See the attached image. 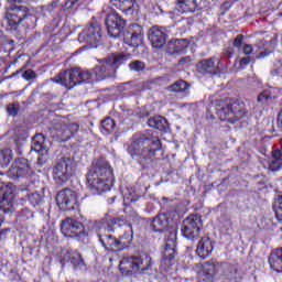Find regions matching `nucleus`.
<instances>
[{
  "instance_id": "obj_1",
  "label": "nucleus",
  "mask_w": 282,
  "mask_h": 282,
  "mask_svg": "<svg viewBox=\"0 0 282 282\" xmlns=\"http://www.w3.org/2000/svg\"><path fill=\"white\" fill-rule=\"evenodd\" d=\"M100 228L107 230L97 234L99 243L111 252L128 250L133 245V227L123 217H112L107 214L100 220ZM110 232L116 235L112 236Z\"/></svg>"
},
{
  "instance_id": "obj_2",
  "label": "nucleus",
  "mask_w": 282,
  "mask_h": 282,
  "mask_svg": "<svg viewBox=\"0 0 282 282\" xmlns=\"http://www.w3.org/2000/svg\"><path fill=\"white\" fill-rule=\"evenodd\" d=\"M161 148L162 143L160 142V138L148 131L132 141L128 147V153L133 160L139 162L142 169H149L153 165L155 153H158Z\"/></svg>"
},
{
  "instance_id": "obj_3",
  "label": "nucleus",
  "mask_w": 282,
  "mask_h": 282,
  "mask_svg": "<svg viewBox=\"0 0 282 282\" xmlns=\"http://www.w3.org/2000/svg\"><path fill=\"white\" fill-rule=\"evenodd\" d=\"M150 228L154 234L166 232L165 248L161 263L172 267L174 258L177 256V228H170L169 214H158L151 221Z\"/></svg>"
},
{
  "instance_id": "obj_4",
  "label": "nucleus",
  "mask_w": 282,
  "mask_h": 282,
  "mask_svg": "<svg viewBox=\"0 0 282 282\" xmlns=\"http://www.w3.org/2000/svg\"><path fill=\"white\" fill-rule=\"evenodd\" d=\"M216 112L221 120L235 116L236 120H241L248 116V107L241 100L220 99L216 101Z\"/></svg>"
},
{
  "instance_id": "obj_5",
  "label": "nucleus",
  "mask_w": 282,
  "mask_h": 282,
  "mask_svg": "<svg viewBox=\"0 0 282 282\" xmlns=\"http://www.w3.org/2000/svg\"><path fill=\"white\" fill-rule=\"evenodd\" d=\"M153 267V259L147 254L131 256L128 258H122L119 264V270L122 275H128L131 272H142L149 271Z\"/></svg>"
},
{
  "instance_id": "obj_6",
  "label": "nucleus",
  "mask_w": 282,
  "mask_h": 282,
  "mask_svg": "<svg viewBox=\"0 0 282 282\" xmlns=\"http://www.w3.org/2000/svg\"><path fill=\"white\" fill-rule=\"evenodd\" d=\"M55 83H59L66 89H74L76 85H84L91 80V72L83 68H72L63 73H59L57 79H53Z\"/></svg>"
},
{
  "instance_id": "obj_7",
  "label": "nucleus",
  "mask_w": 282,
  "mask_h": 282,
  "mask_svg": "<svg viewBox=\"0 0 282 282\" xmlns=\"http://www.w3.org/2000/svg\"><path fill=\"white\" fill-rule=\"evenodd\" d=\"M203 230V219L199 214H191L181 227L182 237L188 240H196Z\"/></svg>"
},
{
  "instance_id": "obj_8",
  "label": "nucleus",
  "mask_w": 282,
  "mask_h": 282,
  "mask_svg": "<svg viewBox=\"0 0 282 282\" xmlns=\"http://www.w3.org/2000/svg\"><path fill=\"white\" fill-rule=\"evenodd\" d=\"M30 17V10L25 6L11 4L6 14L8 30H17L25 19Z\"/></svg>"
},
{
  "instance_id": "obj_9",
  "label": "nucleus",
  "mask_w": 282,
  "mask_h": 282,
  "mask_svg": "<svg viewBox=\"0 0 282 282\" xmlns=\"http://www.w3.org/2000/svg\"><path fill=\"white\" fill-rule=\"evenodd\" d=\"M61 232L63 237L73 238V239H80L82 237H88L86 226L73 218H66L62 220Z\"/></svg>"
},
{
  "instance_id": "obj_10",
  "label": "nucleus",
  "mask_w": 282,
  "mask_h": 282,
  "mask_svg": "<svg viewBox=\"0 0 282 282\" xmlns=\"http://www.w3.org/2000/svg\"><path fill=\"white\" fill-rule=\"evenodd\" d=\"M59 210L72 212L78 206V195L70 188H64L55 197Z\"/></svg>"
},
{
  "instance_id": "obj_11",
  "label": "nucleus",
  "mask_w": 282,
  "mask_h": 282,
  "mask_svg": "<svg viewBox=\"0 0 282 282\" xmlns=\"http://www.w3.org/2000/svg\"><path fill=\"white\" fill-rule=\"evenodd\" d=\"M31 151L39 153L37 156V166H43L50 160L47 155L50 148H47V142L45 141V135L43 133H36L32 138Z\"/></svg>"
},
{
  "instance_id": "obj_12",
  "label": "nucleus",
  "mask_w": 282,
  "mask_h": 282,
  "mask_svg": "<svg viewBox=\"0 0 282 282\" xmlns=\"http://www.w3.org/2000/svg\"><path fill=\"white\" fill-rule=\"evenodd\" d=\"M126 25L124 19L116 12L109 13L106 18L107 32L111 39H119Z\"/></svg>"
},
{
  "instance_id": "obj_13",
  "label": "nucleus",
  "mask_w": 282,
  "mask_h": 282,
  "mask_svg": "<svg viewBox=\"0 0 282 282\" xmlns=\"http://www.w3.org/2000/svg\"><path fill=\"white\" fill-rule=\"evenodd\" d=\"M112 175L113 169L104 156L94 160L88 171V177H111Z\"/></svg>"
},
{
  "instance_id": "obj_14",
  "label": "nucleus",
  "mask_w": 282,
  "mask_h": 282,
  "mask_svg": "<svg viewBox=\"0 0 282 282\" xmlns=\"http://www.w3.org/2000/svg\"><path fill=\"white\" fill-rule=\"evenodd\" d=\"M86 186L93 195H101L105 192L111 191L113 177H88L86 178Z\"/></svg>"
},
{
  "instance_id": "obj_15",
  "label": "nucleus",
  "mask_w": 282,
  "mask_h": 282,
  "mask_svg": "<svg viewBox=\"0 0 282 282\" xmlns=\"http://www.w3.org/2000/svg\"><path fill=\"white\" fill-rule=\"evenodd\" d=\"M79 43H86L87 45H94L102 41V33L100 25L93 23L86 26L78 35Z\"/></svg>"
},
{
  "instance_id": "obj_16",
  "label": "nucleus",
  "mask_w": 282,
  "mask_h": 282,
  "mask_svg": "<svg viewBox=\"0 0 282 282\" xmlns=\"http://www.w3.org/2000/svg\"><path fill=\"white\" fill-rule=\"evenodd\" d=\"M143 39L144 30L139 24H131L123 32V42L130 47H138Z\"/></svg>"
},
{
  "instance_id": "obj_17",
  "label": "nucleus",
  "mask_w": 282,
  "mask_h": 282,
  "mask_svg": "<svg viewBox=\"0 0 282 282\" xmlns=\"http://www.w3.org/2000/svg\"><path fill=\"white\" fill-rule=\"evenodd\" d=\"M98 65L94 68V74L97 80H107L116 78V67L109 62V57L98 59Z\"/></svg>"
},
{
  "instance_id": "obj_18",
  "label": "nucleus",
  "mask_w": 282,
  "mask_h": 282,
  "mask_svg": "<svg viewBox=\"0 0 282 282\" xmlns=\"http://www.w3.org/2000/svg\"><path fill=\"white\" fill-rule=\"evenodd\" d=\"M148 39L155 50H161V47H164L166 45V32L162 30L160 26H152L148 31Z\"/></svg>"
},
{
  "instance_id": "obj_19",
  "label": "nucleus",
  "mask_w": 282,
  "mask_h": 282,
  "mask_svg": "<svg viewBox=\"0 0 282 282\" xmlns=\"http://www.w3.org/2000/svg\"><path fill=\"white\" fill-rule=\"evenodd\" d=\"M54 177H74V161L70 158H63L53 167Z\"/></svg>"
},
{
  "instance_id": "obj_20",
  "label": "nucleus",
  "mask_w": 282,
  "mask_h": 282,
  "mask_svg": "<svg viewBox=\"0 0 282 282\" xmlns=\"http://www.w3.org/2000/svg\"><path fill=\"white\" fill-rule=\"evenodd\" d=\"M215 240L205 236L198 240L196 246V256L202 259L206 260L212 257L213 251L215 250Z\"/></svg>"
},
{
  "instance_id": "obj_21",
  "label": "nucleus",
  "mask_w": 282,
  "mask_h": 282,
  "mask_svg": "<svg viewBox=\"0 0 282 282\" xmlns=\"http://www.w3.org/2000/svg\"><path fill=\"white\" fill-rule=\"evenodd\" d=\"M120 188L123 191V206L126 207L123 212H127L129 207L140 200L141 195L135 192V187L127 185L126 178L121 182Z\"/></svg>"
},
{
  "instance_id": "obj_22",
  "label": "nucleus",
  "mask_w": 282,
  "mask_h": 282,
  "mask_svg": "<svg viewBox=\"0 0 282 282\" xmlns=\"http://www.w3.org/2000/svg\"><path fill=\"white\" fill-rule=\"evenodd\" d=\"M110 3L127 17H135L140 12V6L135 3V0H110Z\"/></svg>"
},
{
  "instance_id": "obj_23",
  "label": "nucleus",
  "mask_w": 282,
  "mask_h": 282,
  "mask_svg": "<svg viewBox=\"0 0 282 282\" xmlns=\"http://www.w3.org/2000/svg\"><path fill=\"white\" fill-rule=\"evenodd\" d=\"M8 177H23L24 175H30V164H28L26 159H18L15 164L9 169L7 173Z\"/></svg>"
},
{
  "instance_id": "obj_24",
  "label": "nucleus",
  "mask_w": 282,
  "mask_h": 282,
  "mask_svg": "<svg viewBox=\"0 0 282 282\" xmlns=\"http://www.w3.org/2000/svg\"><path fill=\"white\" fill-rule=\"evenodd\" d=\"M218 69H219V66L215 64V57L200 59L196 63V72H198V74H202L203 76H206V74H210L212 76H215Z\"/></svg>"
},
{
  "instance_id": "obj_25",
  "label": "nucleus",
  "mask_w": 282,
  "mask_h": 282,
  "mask_svg": "<svg viewBox=\"0 0 282 282\" xmlns=\"http://www.w3.org/2000/svg\"><path fill=\"white\" fill-rule=\"evenodd\" d=\"M268 263H270L273 271L282 274V247L271 251L270 257H268Z\"/></svg>"
},
{
  "instance_id": "obj_26",
  "label": "nucleus",
  "mask_w": 282,
  "mask_h": 282,
  "mask_svg": "<svg viewBox=\"0 0 282 282\" xmlns=\"http://www.w3.org/2000/svg\"><path fill=\"white\" fill-rule=\"evenodd\" d=\"M174 6L181 14H189L197 10V0H174Z\"/></svg>"
},
{
  "instance_id": "obj_27",
  "label": "nucleus",
  "mask_w": 282,
  "mask_h": 282,
  "mask_svg": "<svg viewBox=\"0 0 282 282\" xmlns=\"http://www.w3.org/2000/svg\"><path fill=\"white\" fill-rule=\"evenodd\" d=\"M187 46L186 40H172L167 43L166 52L170 55L182 54Z\"/></svg>"
},
{
  "instance_id": "obj_28",
  "label": "nucleus",
  "mask_w": 282,
  "mask_h": 282,
  "mask_svg": "<svg viewBox=\"0 0 282 282\" xmlns=\"http://www.w3.org/2000/svg\"><path fill=\"white\" fill-rule=\"evenodd\" d=\"M108 62L115 67L117 70L120 65H124L127 61H131V54L129 53H119V54H110L107 56Z\"/></svg>"
},
{
  "instance_id": "obj_29",
  "label": "nucleus",
  "mask_w": 282,
  "mask_h": 282,
  "mask_svg": "<svg viewBox=\"0 0 282 282\" xmlns=\"http://www.w3.org/2000/svg\"><path fill=\"white\" fill-rule=\"evenodd\" d=\"M148 124L158 131H169V120L162 116L150 118Z\"/></svg>"
},
{
  "instance_id": "obj_30",
  "label": "nucleus",
  "mask_w": 282,
  "mask_h": 282,
  "mask_svg": "<svg viewBox=\"0 0 282 282\" xmlns=\"http://www.w3.org/2000/svg\"><path fill=\"white\" fill-rule=\"evenodd\" d=\"M189 87L191 86L188 85V83H186V80L181 79L169 86L166 90L172 94H184L188 91Z\"/></svg>"
},
{
  "instance_id": "obj_31",
  "label": "nucleus",
  "mask_w": 282,
  "mask_h": 282,
  "mask_svg": "<svg viewBox=\"0 0 282 282\" xmlns=\"http://www.w3.org/2000/svg\"><path fill=\"white\" fill-rule=\"evenodd\" d=\"M282 166V153L281 150H275L272 153V160L270 162L269 169L270 171L276 172Z\"/></svg>"
},
{
  "instance_id": "obj_32",
  "label": "nucleus",
  "mask_w": 282,
  "mask_h": 282,
  "mask_svg": "<svg viewBox=\"0 0 282 282\" xmlns=\"http://www.w3.org/2000/svg\"><path fill=\"white\" fill-rule=\"evenodd\" d=\"M57 135L59 137V142H67L74 138V134L67 124H62L57 129Z\"/></svg>"
},
{
  "instance_id": "obj_33",
  "label": "nucleus",
  "mask_w": 282,
  "mask_h": 282,
  "mask_svg": "<svg viewBox=\"0 0 282 282\" xmlns=\"http://www.w3.org/2000/svg\"><path fill=\"white\" fill-rule=\"evenodd\" d=\"M13 202V194H2L1 200H0V210L4 212L6 214L10 212V207Z\"/></svg>"
},
{
  "instance_id": "obj_34",
  "label": "nucleus",
  "mask_w": 282,
  "mask_h": 282,
  "mask_svg": "<svg viewBox=\"0 0 282 282\" xmlns=\"http://www.w3.org/2000/svg\"><path fill=\"white\" fill-rule=\"evenodd\" d=\"M12 162V150L4 149L0 151V166L3 169Z\"/></svg>"
},
{
  "instance_id": "obj_35",
  "label": "nucleus",
  "mask_w": 282,
  "mask_h": 282,
  "mask_svg": "<svg viewBox=\"0 0 282 282\" xmlns=\"http://www.w3.org/2000/svg\"><path fill=\"white\" fill-rule=\"evenodd\" d=\"M101 129L106 131V133H111L113 129H116V121L111 119L110 117H107L101 121Z\"/></svg>"
},
{
  "instance_id": "obj_36",
  "label": "nucleus",
  "mask_w": 282,
  "mask_h": 282,
  "mask_svg": "<svg viewBox=\"0 0 282 282\" xmlns=\"http://www.w3.org/2000/svg\"><path fill=\"white\" fill-rule=\"evenodd\" d=\"M204 272L207 275L209 282H213V278L216 275V264L212 262H206L204 265Z\"/></svg>"
},
{
  "instance_id": "obj_37",
  "label": "nucleus",
  "mask_w": 282,
  "mask_h": 282,
  "mask_svg": "<svg viewBox=\"0 0 282 282\" xmlns=\"http://www.w3.org/2000/svg\"><path fill=\"white\" fill-rule=\"evenodd\" d=\"M20 109L21 105L19 104V101H14L7 106V113L11 116V118H17V116H19Z\"/></svg>"
},
{
  "instance_id": "obj_38",
  "label": "nucleus",
  "mask_w": 282,
  "mask_h": 282,
  "mask_svg": "<svg viewBox=\"0 0 282 282\" xmlns=\"http://www.w3.org/2000/svg\"><path fill=\"white\" fill-rule=\"evenodd\" d=\"M129 69H131V72H144V69H147V64L142 61L135 59L132 61L129 65H128Z\"/></svg>"
},
{
  "instance_id": "obj_39",
  "label": "nucleus",
  "mask_w": 282,
  "mask_h": 282,
  "mask_svg": "<svg viewBox=\"0 0 282 282\" xmlns=\"http://www.w3.org/2000/svg\"><path fill=\"white\" fill-rule=\"evenodd\" d=\"M17 217L20 218L21 221H26L34 217V213L30 210L28 207H25L18 212Z\"/></svg>"
},
{
  "instance_id": "obj_40",
  "label": "nucleus",
  "mask_w": 282,
  "mask_h": 282,
  "mask_svg": "<svg viewBox=\"0 0 282 282\" xmlns=\"http://www.w3.org/2000/svg\"><path fill=\"white\" fill-rule=\"evenodd\" d=\"M274 216L275 219L282 221V196L280 195L274 202Z\"/></svg>"
},
{
  "instance_id": "obj_41",
  "label": "nucleus",
  "mask_w": 282,
  "mask_h": 282,
  "mask_svg": "<svg viewBox=\"0 0 282 282\" xmlns=\"http://www.w3.org/2000/svg\"><path fill=\"white\" fill-rule=\"evenodd\" d=\"M272 98V95L269 90H264L260 93L257 97V104L258 105H265L270 99Z\"/></svg>"
},
{
  "instance_id": "obj_42",
  "label": "nucleus",
  "mask_w": 282,
  "mask_h": 282,
  "mask_svg": "<svg viewBox=\"0 0 282 282\" xmlns=\"http://www.w3.org/2000/svg\"><path fill=\"white\" fill-rule=\"evenodd\" d=\"M70 263H73L75 268L85 267V260L82 258L80 254H75L70 257Z\"/></svg>"
},
{
  "instance_id": "obj_43",
  "label": "nucleus",
  "mask_w": 282,
  "mask_h": 282,
  "mask_svg": "<svg viewBox=\"0 0 282 282\" xmlns=\"http://www.w3.org/2000/svg\"><path fill=\"white\" fill-rule=\"evenodd\" d=\"M29 200L31 202L32 205L34 206H39L42 204V196L37 193H33V194H28Z\"/></svg>"
},
{
  "instance_id": "obj_44",
  "label": "nucleus",
  "mask_w": 282,
  "mask_h": 282,
  "mask_svg": "<svg viewBox=\"0 0 282 282\" xmlns=\"http://www.w3.org/2000/svg\"><path fill=\"white\" fill-rule=\"evenodd\" d=\"M235 57V48L228 46L223 51V58L226 61H230V58Z\"/></svg>"
},
{
  "instance_id": "obj_45",
  "label": "nucleus",
  "mask_w": 282,
  "mask_h": 282,
  "mask_svg": "<svg viewBox=\"0 0 282 282\" xmlns=\"http://www.w3.org/2000/svg\"><path fill=\"white\" fill-rule=\"evenodd\" d=\"M241 45H243V35L238 34L232 42V46L236 47L237 50H241Z\"/></svg>"
},
{
  "instance_id": "obj_46",
  "label": "nucleus",
  "mask_w": 282,
  "mask_h": 282,
  "mask_svg": "<svg viewBox=\"0 0 282 282\" xmlns=\"http://www.w3.org/2000/svg\"><path fill=\"white\" fill-rule=\"evenodd\" d=\"M22 78H24V80H34V78H36V74L34 70L28 69L22 74Z\"/></svg>"
},
{
  "instance_id": "obj_47",
  "label": "nucleus",
  "mask_w": 282,
  "mask_h": 282,
  "mask_svg": "<svg viewBox=\"0 0 282 282\" xmlns=\"http://www.w3.org/2000/svg\"><path fill=\"white\" fill-rule=\"evenodd\" d=\"M56 8H58V1H53V2H51L50 4L43 7V9H44L46 12H54V10H56Z\"/></svg>"
},
{
  "instance_id": "obj_48",
  "label": "nucleus",
  "mask_w": 282,
  "mask_h": 282,
  "mask_svg": "<svg viewBox=\"0 0 282 282\" xmlns=\"http://www.w3.org/2000/svg\"><path fill=\"white\" fill-rule=\"evenodd\" d=\"M191 56H185V57H182L180 61H178V67H187V65L191 64Z\"/></svg>"
},
{
  "instance_id": "obj_49",
  "label": "nucleus",
  "mask_w": 282,
  "mask_h": 282,
  "mask_svg": "<svg viewBox=\"0 0 282 282\" xmlns=\"http://www.w3.org/2000/svg\"><path fill=\"white\" fill-rule=\"evenodd\" d=\"M68 129H70V133H73V135H76L80 129V126L78 123H69Z\"/></svg>"
},
{
  "instance_id": "obj_50",
  "label": "nucleus",
  "mask_w": 282,
  "mask_h": 282,
  "mask_svg": "<svg viewBox=\"0 0 282 282\" xmlns=\"http://www.w3.org/2000/svg\"><path fill=\"white\" fill-rule=\"evenodd\" d=\"M252 45L250 44H246L242 48L243 54H246L247 56H250V54H252Z\"/></svg>"
},
{
  "instance_id": "obj_51",
  "label": "nucleus",
  "mask_w": 282,
  "mask_h": 282,
  "mask_svg": "<svg viewBox=\"0 0 282 282\" xmlns=\"http://www.w3.org/2000/svg\"><path fill=\"white\" fill-rule=\"evenodd\" d=\"M248 65H250V57H243V58L240 59V67L243 68Z\"/></svg>"
},
{
  "instance_id": "obj_52",
  "label": "nucleus",
  "mask_w": 282,
  "mask_h": 282,
  "mask_svg": "<svg viewBox=\"0 0 282 282\" xmlns=\"http://www.w3.org/2000/svg\"><path fill=\"white\" fill-rule=\"evenodd\" d=\"M78 3V0H68L67 4H69V8H74Z\"/></svg>"
},
{
  "instance_id": "obj_53",
  "label": "nucleus",
  "mask_w": 282,
  "mask_h": 282,
  "mask_svg": "<svg viewBox=\"0 0 282 282\" xmlns=\"http://www.w3.org/2000/svg\"><path fill=\"white\" fill-rule=\"evenodd\" d=\"M21 72H23V69H19L17 72H14L11 76H9L8 78H14V76H19V74H21Z\"/></svg>"
},
{
  "instance_id": "obj_54",
  "label": "nucleus",
  "mask_w": 282,
  "mask_h": 282,
  "mask_svg": "<svg viewBox=\"0 0 282 282\" xmlns=\"http://www.w3.org/2000/svg\"><path fill=\"white\" fill-rule=\"evenodd\" d=\"M96 224H97V221H91V220H89L88 221V229H94V227L96 226Z\"/></svg>"
},
{
  "instance_id": "obj_55",
  "label": "nucleus",
  "mask_w": 282,
  "mask_h": 282,
  "mask_svg": "<svg viewBox=\"0 0 282 282\" xmlns=\"http://www.w3.org/2000/svg\"><path fill=\"white\" fill-rule=\"evenodd\" d=\"M270 52H260V56L263 58L265 56H269Z\"/></svg>"
},
{
  "instance_id": "obj_56",
  "label": "nucleus",
  "mask_w": 282,
  "mask_h": 282,
  "mask_svg": "<svg viewBox=\"0 0 282 282\" xmlns=\"http://www.w3.org/2000/svg\"><path fill=\"white\" fill-rule=\"evenodd\" d=\"M7 1H9V3H21V1L23 0H7Z\"/></svg>"
},
{
  "instance_id": "obj_57",
  "label": "nucleus",
  "mask_w": 282,
  "mask_h": 282,
  "mask_svg": "<svg viewBox=\"0 0 282 282\" xmlns=\"http://www.w3.org/2000/svg\"><path fill=\"white\" fill-rule=\"evenodd\" d=\"M169 175H177V172L172 171V172L169 173Z\"/></svg>"
},
{
  "instance_id": "obj_58",
  "label": "nucleus",
  "mask_w": 282,
  "mask_h": 282,
  "mask_svg": "<svg viewBox=\"0 0 282 282\" xmlns=\"http://www.w3.org/2000/svg\"><path fill=\"white\" fill-rule=\"evenodd\" d=\"M279 76H282V70H278Z\"/></svg>"
},
{
  "instance_id": "obj_59",
  "label": "nucleus",
  "mask_w": 282,
  "mask_h": 282,
  "mask_svg": "<svg viewBox=\"0 0 282 282\" xmlns=\"http://www.w3.org/2000/svg\"><path fill=\"white\" fill-rule=\"evenodd\" d=\"M238 279H240V280H241V278H240V276H236V278H234V280H238Z\"/></svg>"
},
{
  "instance_id": "obj_60",
  "label": "nucleus",
  "mask_w": 282,
  "mask_h": 282,
  "mask_svg": "<svg viewBox=\"0 0 282 282\" xmlns=\"http://www.w3.org/2000/svg\"><path fill=\"white\" fill-rule=\"evenodd\" d=\"M0 175H6V173L0 171Z\"/></svg>"
},
{
  "instance_id": "obj_61",
  "label": "nucleus",
  "mask_w": 282,
  "mask_h": 282,
  "mask_svg": "<svg viewBox=\"0 0 282 282\" xmlns=\"http://www.w3.org/2000/svg\"><path fill=\"white\" fill-rule=\"evenodd\" d=\"M19 155H21V151H18Z\"/></svg>"
},
{
  "instance_id": "obj_62",
  "label": "nucleus",
  "mask_w": 282,
  "mask_h": 282,
  "mask_svg": "<svg viewBox=\"0 0 282 282\" xmlns=\"http://www.w3.org/2000/svg\"><path fill=\"white\" fill-rule=\"evenodd\" d=\"M259 43H263V41H259Z\"/></svg>"
},
{
  "instance_id": "obj_63",
  "label": "nucleus",
  "mask_w": 282,
  "mask_h": 282,
  "mask_svg": "<svg viewBox=\"0 0 282 282\" xmlns=\"http://www.w3.org/2000/svg\"><path fill=\"white\" fill-rule=\"evenodd\" d=\"M235 273H238V271H237V270H235Z\"/></svg>"
}]
</instances>
